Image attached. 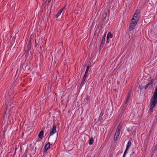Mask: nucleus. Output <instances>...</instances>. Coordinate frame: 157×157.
<instances>
[{
	"instance_id": "obj_24",
	"label": "nucleus",
	"mask_w": 157,
	"mask_h": 157,
	"mask_svg": "<svg viewBox=\"0 0 157 157\" xmlns=\"http://www.w3.org/2000/svg\"><path fill=\"white\" fill-rule=\"evenodd\" d=\"M155 89L157 90V87L155 88Z\"/></svg>"
},
{
	"instance_id": "obj_2",
	"label": "nucleus",
	"mask_w": 157,
	"mask_h": 157,
	"mask_svg": "<svg viewBox=\"0 0 157 157\" xmlns=\"http://www.w3.org/2000/svg\"><path fill=\"white\" fill-rule=\"evenodd\" d=\"M138 21L134 19L133 18H132L129 27V30L130 31H131L134 29Z\"/></svg>"
},
{
	"instance_id": "obj_22",
	"label": "nucleus",
	"mask_w": 157,
	"mask_h": 157,
	"mask_svg": "<svg viewBox=\"0 0 157 157\" xmlns=\"http://www.w3.org/2000/svg\"><path fill=\"white\" fill-rule=\"evenodd\" d=\"M128 132H130V129H128Z\"/></svg>"
},
{
	"instance_id": "obj_1",
	"label": "nucleus",
	"mask_w": 157,
	"mask_h": 157,
	"mask_svg": "<svg viewBox=\"0 0 157 157\" xmlns=\"http://www.w3.org/2000/svg\"><path fill=\"white\" fill-rule=\"evenodd\" d=\"M150 108L149 109L150 112H152L153 108L157 104V90L155 89L153 95L150 100Z\"/></svg>"
},
{
	"instance_id": "obj_18",
	"label": "nucleus",
	"mask_w": 157,
	"mask_h": 157,
	"mask_svg": "<svg viewBox=\"0 0 157 157\" xmlns=\"http://www.w3.org/2000/svg\"><path fill=\"white\" fill-rule=\"evenodd\" d=\"M87 75V74L85 73L84 75L83 78L86 79Z\"/></svg>"
},
{
	"instance_id": "obj_6",
	"label": "nucleus",
	"mask_w": 157,
	"mask_h": 157,
	"mask_svg": "<svg viewBox=\"0 0 157 157\" xmlns=\"http://www.w3.org/2000/svg\"><path fill=\"white\" fill-rule=\"evenodd\" d=\"M50 146V144L49 143L46 144L44 147V152H45L48 150V149L49 148Z\"/></svg>"
},
{
	"instance_id": "obj_23",
	"label": "nucleus",
	"mask_w": 157,
	"mask_h": 157,
	"mask_svg": "<svg viewBox=\"0 0 157 157\" xmlns=\"http://www.w3.org/2000/svg\"><path fill=\"white\" fill-rule=\"evenodd\" d=\"M136 128L135 130H134V133H135V132H136Z\"/></svg>"
},
{
	"instance_id": "obj_17",
	"label": "nucleus",
	"mask_w": 157,
	"mask_h": 157,
	"mask_svg": "<svg viewBox=\"0 0 157 157\" xmlns=\"http://www.w3.org/2000/svg\"><path fill=\"white\" fill-rule=\"evenodd\" d=\"M131 94V92H129L128 93V94L127 97V100L128 99V98L130 97Z\"/></svg>"
},
{
	"instance_id": "obj_15",
	"label": "nucleus",
	"mask_w": 157,
	"mask_h": 157,
	"mask_svg": "<svg viewBox=\"0 0 157 157\" xmlns=\"http://www.w3.org/2000/svg\"><path fill=\"white\" fill-rule=\"evenodd\" d=\"M85 80H86L85 79L83 78V79H82V82L81 83V85L82 86L84 84V82L85 81Z\"/></svg>"
},
{
	"instance_id": "obj_19",
	"label": "nucleus",
	"mask_w": 157,
	"mask_h": 157,
	"mask_svg": "<svg viewBox=\"0 0 157 157\" xmlns=\"http://www.w3.org/2000/svg\"><path fill=\"white\" fill-rule=\"evenodd\" d=\"M127 151L125 150L124 152V155H123V157H125V155H126V154H127Z\"/></svg>"
},
{
	"instance_id": "obj_16",
	"label": "nucleus",
	"mask_w": 157,
	"mask_h": 157,
	"mask_svg": "<svg viewBox=\"0 0 157 157\" xmlns=\"http://www.w3.org/2000/svg\"><path fill=\"white\" fill-rule=\"evenodd\" d=\"M89 66H87L86 68V71L85 73L87 74L89 71Z\"/></svg>"
},
{
	"instance_id": "obj_12",
	"label": "nucleus",
	"mask_w": 157,
	"mask_h": 157,
	"mask_svg": "<svg viewBox=\"0 0 157 157\" xmlns=\"http://www.w3.org/2000/svg\"><path fill=\"white\" fill-rule=\"evenodd\" d=\"M157 149V145H155L154 147H152L151 150L152 152H153Z\"/></svg>"
},
{
	"instance_id": "obj_8",
	"label": "nucleus",
	"mask_w": 157,
	"mask_h": 157,
	"mask_svg": "<svg viewBox=\"0 0 157 157\" xmlns=\"http://www.w3.org/2000/svg\"><path fill=\"white\" fill-rule=\"evenodd\" d=\"M131 145V143L130 141H129L128 142V144L125 150V151H127L129 149Z\"/></svg>"
},
{
	"instance_id": "obj_10",
	"label": "nucleus",
	"mask_w": 157,
	"mask_h": 157,
	"mask_svg": "<svg viewBox=\"0 0 157 157\" xmlns=\"http://www.w3.org/2000/svg\"><path fill=\"white\" fill-rule=\"evenodd\" d=\"M106 35V34H105L103 36V37L102 38L101 41V44H104V43L105 42Z\"/></svg>"
},
{
	"instance_id": "obj_3",
	"label": "nucleus",
	"mask_w": 157,
	"mask_h": 157,
	"mask_svg": "<svg viewBox=\"0 0 157 157\" xmlns=\"http://www.w3.org/2000/svg\"><path fill=\"white\" fill-rule=\"evenodd\" d=\"M121 126L120 124L118 126L117 130L116 131L114 136V139L115 140H116L118 138L119 134H120L121 129Z\"/></svg>"
},
{
	"instance_id": "obj_13",
	"label": "nucleus",
	"mask_w": 157,
	"mask_h": 157,
	"mask_svg": "<svg viewBox=\"0 0 157 157\" xmlns=\"http://www.w3.org/2000/svg\"><path fill=\"white\" fill-rule=\"evenodd\" d=\"M113 35L110 32H109L107 35V37L112 38L113 37Z\"/></svg>"
},
{
	"instance_id": "obj_11",
	"label": "nucleus",
	"mask_w": 157,
	"mask_h": 157,
	"mask_svg": "<svg viewBox=\"0 0 157 157\" xmlns=\"http://www.w3.org/2000/svg\"><path fill=\"white\" fill-rule=\"evenodd\" d=\"M94 141V140L92 137H91L90 139L89 144L90 145H91L93 144V142Z\"/></svg>"
},
{
	"instance_id": "obj_4",
	"label": "nucleus",
	"mask_w": 157,
	"mask_h": 157,
	"mask_svg": "<svg viewBox=\"0 0 157 157\" xmlns=\"http://www.w3.org/2000/svg\"><path fill=\"white\" fill-rule=\"evenodd\" d=\"M140 16V10L137 9L136 11L132 18H133L134 19L136 20V21H138Z\"/></svg>"
},
{
	"instance_id": "obj_9",
	"label": "nucleus",
	"mask_w": 157,
	"mask_h": 157,
	"mask_svg": "<svg viewBox=\"0 0 157 157\" xmlns=\"http://www.w3.org/2000/svg\"><path fill=\"white\" fill-rule=\"evenodd\" d=\"M44 134L43 131L41 130L40 132V133L38 134V137L39 138H42V136Z\"/></svg>"
},
{
	"instance_id": "obj_14",
	"label": "nucleus",
	"mask_w": 157,
	"mask_h": 157,
	"mask_svg": "<svg viewBox=\"0 0 157 157\" xmlns=\"http://www.w3.org/2000/svg\"><path fill=\"white\" fill-rule=\"evenodd\" d=\"M152 84V82H151L150 83H149L147 84L145 87V89H147L150 85L151 84Z\"/></svg>"
},
{
	"instance_id": "obj_20",
	"label": "nucleus",
	"mask_w": 157,
	"mask_h": 157,
	"mask_svg": "<svg viewBox=\"0 0 157 157\" xmlns=\"http://www.w3.org/2000/svg\"><path fill=\"white\" fill-rule=\"evenodd\" d=\"M109 38H108L107 37V40H106V42L107 43H109Z\"/></svg>"
},
{
	"instance_id": "obj_5",
	"label": "nucleus",
	"mask_w": 157,
	"mask_h": 157,
	"mask_svg": "<svg viewBox=\"0 0 157 157\" xmlns=\"http://www.w3.org/2000/svg\"><path fill=\"white\" fill-rule=\"evenodd\" d=\"M56 132V128L55 124L53 125V127L50 131V135L51 136L53 135Z\"/></svg>"
},
{
	"instance_id": "obj_21",
	"label": "nucleus",
	"mask_w": 157,
	"mask_h": 157,
	"mask_svg": "<svg viewBox=\"0 0 157 157\" xmlns=\"http://www.w3.org/2000/svg\"><path fill=\"white\" fill-rule=\"evenodd\" d=\"M104 44H101V45H100V46L101 47H103V45Z\"/></svg>"
},
{
	"instance_id": "obj_7",
	"label": "nucleus",
	"mask_w": 157,
	"mask_h": 157,
	"mask_svg": "<svg viewBox=\"0 0 157 157\" xmlns=\"http://www.w3.org/2000/svg\"><path fill=\"white\" fill-rule=\"evenodd\" d=\"M65 6L63 7V8H62V9H61L58 12V13L56 14V16L57 17H59L60 15L61 14V13L62 12L64 8H65Z\"/></svg>"
}]
</instances>
